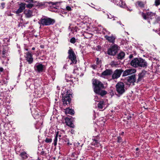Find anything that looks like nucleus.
<instances>
[{"mask_svg":"<svg viewBox=\"0 0 160 160\" xmlns=\"http://www.w3.org/2000/svg\"><path fill=\"white\" fill-rule=\"evenodd\" d=\"M71 132L72 134H73L74 133V131L72 129V130L71 131Z\"/></svg>","mask_w":160,"mask_h":160,"instance_id":"nucleus-40","label":"nucleus"},{"mask_svg":"<svg viewBox=\"0 0 160 160\" xmlns=\"http://www.w3.org/2000/svg\"><path fill=\"white\" fill-rule=\"evenodd\" d=\"M146 72L145 70H143L142 71V72L140 73L138 75V80L140 81L141 80V79L145 75Z\"/></svg>","mask_w":160,"mask_h":160,"instance_id":"nucleus-19","label":"nucleus"},{"mask_svg":"<svg viewBox=\"0 0 160 160\" xmlns=\"http://www.w3.org/2000/svg\"><path fill=\"white\" fill-rule=\"evenodd\" d=\"M96 98H95V100L96 101Z\"/></svg>","mask_w":160,"mask_h":160,"instance_id":"nucleus-56","label":"nucleus"},{"mask_svg":"<svg viewBox=\"0 0 160 160\" xmlns=\"http://www.w3.org/2000/svg\"><path fill=\"white\" fill-rule=\"evenodd\" d=\"M108 18H110V19H112V18L113 19V20H117V18L116 17H113L111 14H108Z\"/></svg>","mask_w":160,"mask_h":160,"instance_id":"nucleus-29","label":"nucleus"},{"mask_svg":"<svg viewBox=\"0 0 160 160\" xmlns=\"http://www.w3.org/2000/svg\"><path fill=\"white\" fill-rule=\"evenodd\" d=\"M2 5H4V4H3V3H2Z\"/></svg>","mask_w":160,"mask_h":160,"instance_id":"nucleus-58","label":"nucleus"},{"mask_svg":"<svg viewBox=\"0 0 160 160\" xmlns=\"http://www.w3.org/2000/svg\"><path fill=\"white\" fill-rule=\"evenodd\" d=\"M107 33L108 34H110V32H107Z\"/></svg>","mask_w":160,"mask_h":160,"instance_id":"nucleus-54","label":"nucleus"},{"mask_svg":"<svg viewBox=\"0 0 160 160\" xmlns=\"http://www.w3.org/2000/svg\"><path fill=\"white\" fill-rule=\"evenodd\" d=\"M138 149H139V148H136V151H138Z\"/></svg>","mask_w":160,"mask_h":160,"instance_id":"nucleus-55","label":"nucleus"},{"mask_svg":"<svg viewBox=\"0 0 160 160\" xmlns=\"http://www.w3.org/2000/svg\"><path fill=\"white\" fill-rule=\"evenodd\" d=\"M130 65L134 68L145 67L147 66V62L141 58H135L132 60Z\"/></svg>","mask_w":160,"mask_h":160,"instance_id":"nucleus-2","label":"nucleus"},{"mask_svg":"<svg viewBox=\"0 0 160 160\" xmlns=\"http://www.w3.org/2000/svg\"><path fill=\"white\" fill-rule=\"evenodd\" d=\"M98 107L100 109H102L103 108H105V104L103 101H100L98 104Z\"/></svg>","mask_w":160,"mask_h":160,"instance_id":"nucleus-17","label":"nucleus"},{"mask_svg":"<svg viewBox=\"0 0 160 160\" xmlns=\"http://www.w3.org/2000/svg\"><path fill=\"white\" fill-rule=\"evenodd\" d=\"M67 125L68 126L72 128H73L74 127V124L70 120L68 121L67 122Z\"/></svg>","mask_w":160,"mask_h":160,"instance_id":"nucleus-25","label":"nucleus"},{"mask_svg":"<svg viewBox=\"0 0 160 160\" xmlns=\"http://www.w3.org/2000/svg\"><path fill=\"white\" fill-rule=\"evenodd\" d=\"M112 72V71L110 69H106L102 72L100 76L105 78L106 76L111 75Z\"/></svg>","mask_w":160,"mask_h":160,"instance_id":"nucleus-11","label":"nucleus"},{"mask_svg":"<svg viewBox=\"0 0 160 160\" xmlns=\"http://www.w3.org/2000/svg\"><path fill=\"white\" fill-rule=\"evenodd\" d=\"M67 144L68 145H72V144L71 143H70L69 142V141H68V142H67Z\"/></svg>","mask_w":160,"mask_h":160,"instance_id":"nucleus-48","label":"nucleus"},{"mask_svg":"<svg viewBox=\"0 0 160 160\" xmlns=\"http://www.w3.org/2000/svg\"><path fill=\"white\" fill-rule=\"evenodd\" d=\"M120 139H119L118 138V142H120Z\"/></svg>","mask_w":160,"mask_h":160,"instance_id":"nucleus-53","label":"nucleus"},{"mask_svg":"<svg viewBox=\"0 0 160 160\" xmlns=\"http://www.w3.org/2000/svg\"><path fill=\"white\" fill-rule=\"evenodd\" d=\"M68 53L69 54L68 57L69 59L72 61L71 63L75 64L77 62L76 59V56L73 50L71 49H70L68 51Z\"/></svg>","mask_w":160,"mask_h":160,"instance_id":"nucleus-5","label":"nucleus"},{"mask_svg":"<svg viewBox=\"0 0 160 160\" xmlns=\"http://www.w3.org/2000/svg\"><path fill=\"white\" fill-rule=\"evenodd\" d=\"M71 96V94H67L63 96L62 99V102H63V104L67 105L69 104L71 101V98H70Z\"/></svg>","mask_w":160,"mask_h":160,"instance_id":"nucleus-7","label":"nucleus"},{"mask_svg":"<svg viewBox=\"0 0 160 160\" xmlns=\"http://www.w3.org/2000/svg\"><path fill=\"white\" fill-rule=\"evenodd\" d=\"M58 136L59 137H61L62 136V135H61L60 133H59V134H58Z\"/></svg>","mask_w":160,"mask_h":160,"instance_id":"nucleus-42","label":"nucleus"},{"mask_svg":"<svg viewBox=\"0 0 160 160\" xmlns=\"http://www.w3.org/2000/svg\"><path fill=\"white\" fill-rule=\"evenodd\" d=\"M142 15L144 19H146L147 18V17L146 15V14L145 13H142Z\"/></svg>","mask_w":160,"mask_h":160,"instance_id":"nucleus-37","label":"nucleus"},{"mask_svg":"<svg viewBox=\"0 0 160 160\" xmlns=\"http://www.w3.org/2000/svg\"><path fill=\"white\" fill-rule=\"evenodd\" d=\"M45 141L47 143L51 142L52 141V139L51 138H47L46 139Z\"/></svg>","mask_w":160,"mask_h":160,"instance_id":"nucleus-33","label":"nucleus"},{"mask_svg":"<svg viewBox=\"0 0 160 160\" xmlns=\"http://www.w3.org/2000/svg\"><path fill=\"white\" fill-rule=\"evenodd\" d=\"M2 85V82L0 80V85Z\"/></svg>","mask_w":160,"mask_h":160,"instance_id":"nucleus-49","label":"nucleus"},{"mask_svg":"<svg viewBox=\"0 0 160 160\" xmlns=\"http://www.w3.org/2000/svg\"><path fill=\"white\" fill-rule=\"evenodd\" d=\"M24 13L25 17L27 18H30L33 16L32 12L29 9H26L24 10Z\"/></svg>","mask_w":160,"mask_h":160,"instance_id":"nucleus-12","label":"nucleus"},{"mask_svg":"<svg viewBox=\"0 0 160 160\" xmlns=\"http://www.w3.org/2000/svg\"><path fill=\"white\" fill-rule=\"evenodd\" d=\"M91 67L93 69H96L97 67L96 65H91Z\"/></svg>","mask_w":160,"mask_h":160,"instance_id":"nucleus-38","label":"nucleus"},{"mask_svg":"<svg viewBox=\"0 0 160 160\" xmlns=\"http://www.w3.org/2000/svg\"><path fill=\"white\" fill-rule=\"evenodd\" d=\"M132 57H133V55H130L129 56V58H132Z\"/></svg>","mask_w":160,"mask_h":160,"instance_id":"nucleus-43","label":"nucleus"},{"mask_svg":"<svg viewBox=\"0 0 160 160\" xmlns=\"http://www.w3.org/2000/svg\"><path fill=\"white\" fill-rule=\"evenodd\" d=\"M119 22L118 21L117 22V23H118Z\"/></svg>","mask_w":160,"mask_h":160,"instance_id":"nucleus-60","label":"nucleus"},{"mask_svg":"<svg viewBox=\"0 0 160 160\" xmlns=\"http://www.w3.org/2000/svg\"><path fill=\"white\" fill-rule=\"evenodd\" d=\"M105 38L109 42L113 43L115 42V37L114 36L112 35L111 36H108L107 35H105Z\"/></svg>","mask_w":160,"mask_h":160,"instance_id":"nucleus-14","label":"nucleus"},{"mask_svg":"<svg viewBox=\"0 0 160 160\" xmlns=\"http://www.w3.org/2000/svg\"><path fill=\"white\" fill-rule=\"evenodd\" d=\"M67 144L68 145H72V144L71 143H70L69 142V141H68V142H67Z\"/></svg>","mask_w":160,"mask_h":160,"instance_id":"nucleus-47","label":"nucleus"},{"mask_svg":"<svg viewBox=\"0 0 160 160\" xmlns=\"http://www.w3.org/2000/svg\"><path fill=\"white\" fill-rule=\"evenodd\" d=\"M99 59L98 58H97V64H99V63L100 62V61H99Z\"/></svg>","mask_w":160,"mask_h":160,"instance_id":"nucleus-39","label":"nucleus"},{"mask_svg":"<svg viewBox=\"0 0 160 160\" xmlns=\"http://www.w3.org/2000/svg\"><path fill=\"white\" fill-rule=\"evenodd\" d=\"M35 49V48H34V47H33V48H32V50H34Z\"/></svg>","mask_w":160,"mask_h":160,"instance_id":"nucleus-51","label":"nucleus"},{"mask_svg":"<svg viewBox=\"0 0 160 160\" xmlns=\"http://www.w3.org/2000/svg\"><path fill=\"white\" fill-rule=\"evenodd\" d=\"M25 3H21L19 4V8L23 10L25 8Z\"/></svg>","mask_w":160,"mask_h":160,"instance_id":"nucleus-24","label":"nucleus"},{"mask_svg":"<svg viewBox=\"0 0 160 160\" xmlns=\"http://www.w3.org/2000/svg\"><path fill=\"white\" fill-rule=\"evenodd\" d=\"M118 50V46L116 45H114L111 46L108 49V53L110 55H114L117 52Z\"/></svg>","mask_w":160,"mask_h":160,"instance_id":"nucleus-6","label":"nucleus"},{"mask_svg":"<svg viewBox=\"0 0 160 160\" xmlns=\"http://www.w3.org/2000/svg\"><path fill=\"white\" fill-rule=\"evenodd\" d=\"M92 84L94 87V91L95 93L102 96L106 94V91L102 90L104 88V85L99 80L96 79H93Z\"/></svg>","mask_w":160,"mask_h":160,"instance_id":"nucleus-1","label":"nucleus"},{"mask_svg":"<svg viewBox=\"0 0 160 160\" xmlns=\"http://www.w3.org/2000/svg\"><path fill=\"white\" fill-rule=\"evenodd\" d=\"M20 155L23 159H26L28 158L27 154L25 152H22Z\"/></svg>","mask_w":160,"mask_h":160,"instance_id":"nucleus-26","label":"nucleus"},{"mask_svg":"<svg viewBox=\"0 0 160 160\" xmlns=\"http://www.w3.org/2000/svg\"><path fill=\"white\" fill-rule=\"evenodd\" d=\"M76 144H77V145H79V143L78 142L76 143Z\"/></svg>","mask_w":160,"mask_h":160,"instance_id":"nucleus-52","label":"nucleus"},{"mask_svg":"<svg viewBox=\"0 0 160 160\" xmlns=\"http://www.w3.org/2000/svg\"><path fill=\"white\" fill-rule=\"evenodd\" d=\"M110 65L112 67H116L118 65V64L117 62L115 61H112L110 63Z\"/></svg>","mask_w":160,"mask_h":160,"instance_id":"nucleus-28","label":"nucleus"},{"mask_svg":"<svg viewBox=\"0 0 160 160\" xmlns=\"http://www.w3.org/2000/svg\"><path fill=\"white\" fill-rule=\"evenodd\" d=\"M70 42L72 43H74L76 42V39L74 38H72L70 40Z\"/></svg>","mask_w":160,"mask_h":160,"instance_id":"nucleus-32","label":"nucleus"},{"mask_svg":"<svg viewBox=\"0 0 160 160\" xmlns=\"http://www.w3.org/2000/svg\"><path fill=\"white\" fill-rule=\"evenodd\" d=\"M25 57L26 60L29 64H31L33 62V58L31 52H28L26 53Z\"/></svg>","mask_w":160,"mask_h":160,"instance_id":"nucleus-8","label":"nucleus"},{"mask_svg":"<svg viewBox=\"0 0 160 160\" xmlns=\"http://www.w3.org/2000/svg\"><path fill=\"white\" fill-rule=\"evenodd\" d=\"M147 16H148V18H150V17H149V15H154L153 13H151V12H148L147 13Z\"/></svg>","mask_w":160,"mask_h":160,"instance_id":"nucleus-35","label":"nucleus"},{"mask_svg":"<svg viewBox=\"0 0 160 160\" xmlns=\"http://www.w3.org/2000/svg\"><path fill=\"white\" fill-rule=\"evenodd\" d=\"M65 113L66 114L72 115L74 114V111L73 109L68 108H67L65 110Z\"/></svg>","mask_w":160,"mask_h":160,"instance_id":"nucleus-18","label":"nucleus"},{"mask_svg":"<svg viewBox=\"0 0 160 160\" xmlns=\"http://www.w3.org/2000/svg\"><path fill=\"white\" fill-rule=\"evenodd\" d=\"M40 23L43 26H48L53 24L55 20L51 18L47 17L42 18L40 20Z\"/></svg>","mask_w":160,"mask_h":160,"instance_id":"nucleus-3","label":"nucleus"},{"mask_svg":"<svg viewBox=\"0 0 160 160\" xmlns=\"http://www.w3.org/2000/svg\"><path fill=\"white\" fill-rule=\"evenodd\" d=\"M135 75H132L129 77L128 81L130 82H135Z\"/></svg>","mask_w":160,"mask_h":160,"instance_id":"nucleus-21","label":"nucleus"},{"mask_svg":"<svg viewBox=\"0 0 160 160\" xmlns=\"http://www.w3.org/2000/svg\"><path fill=\"white\" fill-rule=\"evenodd\" d=\"M33 84H31L30 86V87H33Z\"/></svg>","mask_w":160,"mask_h":160,"instance_id":"nucleus-50","label":"nucleus"},{"mask_svg":"<svg viewBox=\"0 0 160 160\" xmlns=\"http://www.w3.org/2000/svg\"><path fill=\"white\" fill-rule=\"evenodd\" d=\"M160 4V0H156L155 2V5L158 6Z\"/></svg>","mask_w":160,"mask_h":160,"instance_id":"nucleus-31","label":"nucleus"},{"mask_svg":"<svg viewBox=\"0 0 160 160\" xmlns=\"http://www.w3.org/2000/svg\"><path fill=\"white\" fill-rule=\"evenodd\" d=\"M116 90L119 95L123 94L125 91L124 84L121 82L118 83L116 85Z\"/></svg>","mask_w":160,"mask_h":160,"instance_id":"nucleus-4","label":"nucleus"},{"mask_svg":"<svg viewBox=\"0 0 160 160\" xmlns=\"http://www.w3.org/2000/svg\"><path fill=\"white\" fill-rule=\"evenodd\" d=\"M69 141V140L68 139L66 138L65 140V141L66 142H68Z\"/></svg>","mask_w":160,"mask_h":160,"instance_id":"nucleus-46","label":"nucleus"},{"mask_svg":"<svg viewBox=\"0 0 160 160\" xmlns=\"http://www.w3.org/2000/svg\"><path fill=\"white\" fill-rule=\"evenodd\" d=\"M27 3H26V7L28 8H31L33 6V0H26L25 1Z\"/></svg>","mask_w":160,"mask_h":160,"instance_id":"nucleus-13","label":"nucleus"},{"mask_svg":"<svg viewBox=\"0 0 160 160\" xmlns=\"http://www.w3.org/2000/svg\"><path fill=\"white\" fill-rule=\"evenodd\" d=\"M115 4L122 8H124L126 6L125 3L123 2L121 0H117V2H115Z\"/></svg>","mask_w":160,"mask_h":160,"instance_id":"nucleus-16","label":"nucleus"},{"mask_svg":"<svg viewBox=\"0 0 160 160\" xmlns=\"http://www.w3.org/2000/svg\"><path fill=\"white\" fill-rule=\"evenodd\" d=\"M123 70L121 69H116L115 70L112 76L113 79H117L120 77Z\"/></svg>","mask_w":160,"mask_h":160,"instance_id":"nucleus-9","label":"nucleus"},{"mask_svg":"<svg viewBox=\"0 0 160 160\" xmlns=\"http://www.w3.org/2000/svg\"><path fill=\"white\" fill-rule=\"evenodd\" d=\"M137 4L141 8H143L144 6V4L143 2L141 1H138L137 3Z\"/></svg>","mask_w":160,"mask_h":160,"instance_id":"nucleus-27","label":"nucleus"},{"mask_svg":"<svg viewBox=\"0 0 160 160\" xmlns=\"http://www.w3.org/2000/svg\"><path fill=\"white\" fill-rule=\"evenodd\" d=\"M23 11V10L22 9L19 8L18 10L16 12V13L17 14H18L22 12Z\"/></svg>","mask_w":160,"mask_h":160,"instance_id":"nucleus-30","label":"nucleus"},{"mask_svg":"<svg viewBox=\"0 0 160 160\" xmlns=\"http://www.w3.org/2000/svg\"><path fill=\"white\" fill-rule=\"evenodd\" d=\"M93 142H92V145L96 147H98L99 145V143L98 140H97L95 138L92 139Z\"/></svg>","mask_w":160,"mask_h":160,"instance_id":"nucleus-20","label":"nucleus"},{"mask_svg":"<svg viewBox=\"0 0 160 160\" xmlns=\"http://www.w3.org/2000/svg\"><path fill=\"white\" fill-rule=\"evenodd\" d=\"M36 69L38 72H40L43 71L44 66L41 64H39L36 66Z\"/></svg>","mask_w":160,"mask_h":160,"instance_id":"nucleus-15","label":"nucleus"},{"mask_svg":"<svg viewBox=\"0 0 160 160\" xmlns=\"http://www.w3.org/2000/svg\"><path fill=\"white\" fill-rule=\"evenodd\" d=\"M125 55V53L123 52H121L118 54V58L119 59H122L124 58Z\"/></svg>","mask_w":160,"mask_h":160,"instance_id":"nucleus-22","label":"nucleus"},{"mask_svg":"<svg viewBox=\"0 0 160 160\" xmlns=\"http://www.w3.org/2000/svg\"><path fill=\"white\" fill-rule=\"evenodd\" d=\"M136 72V70L134 69H128L125 70L123 73V76L125 77L133 74Z\"/></svg>","mask_w":160,"mask_h":160,"instance_id":"nucleus-10","label":"nucleus"},{"mask_svg":"<svg viewBox=\"0 0 160 160\" xmlns=\"http://www.w3.org/2000/svg\"><path fill=\"white\" fill-rule=\"evenodd\" d=\"M3 70V69L2 68H0V72H2Z\"/></svg>","mask_w":160,"mask_h":160,"instance_id":"nucleus-44","label":"nucleus"},{"mask_svg":"<svg viewBox=\"0 0 160 160\" xmlns=\"http://www.w3.org/2000/svg\"><path fill=\"white\" fill-rule=\"evenodd\" d=\"M1 82H2V85L3 84H6L8 82L7 81V80L6 78L3 79L2 80Z\"/></svg>","mask_w":160,"mask_h":160,"instance_id":"nucleus-34","label":"nucleus"},{"mask_svg":"<svg viewBox=\"0 0 160 160\" xmlns=\"http://www.w3.org/2000/svg\"><path fill=\"white\" fill-rule=\"evenodd\" d=\"M55 8H56L57 9H58L59 8V7L58 6H56L55 7H54Z\"/></svg>","mask_w":160,"mask_h":160,"instance_id":"nucleus-45","label":"nucleus"},{"mask_svg":"<svg viewBox=\"0 0 160 160\" xmlns=\"http://www.w3.org/2000/svg\"><path fill=\"white\" fill-rule=\"evenodd\" d=\"M2 5H4V4H3V3H2Z\"/></svg>","mask_w":160,"mask_h":160,"instance_id":"nucleus-57","label":"nucleus"},{"mask_svg":"<svg viewBox=\"0 0 160 160\" xmlns=\"http://www.w3.org/2000/svg\"><path fill=\"white\" fill-rule=\"evenodd\" d=\"M66 9L67 10L70 11L71 10V7L69 6H67L66 7Z\"/></svg>","mask_w":160,"mask_h":160,"instance_id":"nucleus-36","label":"nucleus"},{"mask_svg":"<svg viewBox=\"0 0 160 160\" xmlns=\"http://www.w3.org/2000/svg\"><path fill=\"white\" fill-rule=\"evenodd\" d=\"M59 134V131H58L56 134L55 137L54 139V146H56L57 144V142L58 141V137Z\"/></svg>","mask_w":160,"mask_h":160,"instance_id":"nucleus-23","label":"nucleus"},{"mask_svg":"<svg viewBox=\"0 0 160 160\" xmlns=\"http://www.w3.org/2000/svg\"><path fill=\"white\" fill-rule=\"evenodd\" d=\"M2 5H4V4H3V3H2Z\"/></svg>","mask_w":160,"mask_h":160,"instance_id":"nucleus-59","label":"nucleus"},{"mask_svg":"<svg viewBox=\"0 0 160 160\" xmlns=\"http://www.w3.org/2000/svg\"><path fill=\"white\" fill-rule=\"evenodd\" d=\"M117 0H111V1L112 2L114 3H115V2H117Z\"/></svg>","mask_w":160,"mask_h":160,"instance_id":"nucleus-41","label":"nucleus"}]
</instances>
